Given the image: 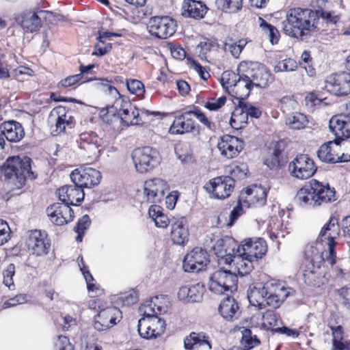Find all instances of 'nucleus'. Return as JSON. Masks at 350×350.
I'll use <instances>...</instances> for the list:
<instances>
[{"mask_svg": "<svg viewBox=\"0 0 350 350\" xmlns=\"http://www.w3.org/2000/svg\"><path fill=\"white\" fill-rule=\"evenodd\" d=\"M318 13L310 9L295 8L289 10L282 22L285 34L300 40L308 38L318 28Z\"/></svg>", "mask_w": 350, "mask_h": 350, "instance_id": "1", "label": "nucleus"}, {"mask_svg": "<svg viewBox=\"0 0 350 350\" xmlns=\"http://www.w3.org/2000/svg\"><path fill=\"white\" fill-rule=\"evenodd\" d=\"M1 178L17 189L21 188L27 178H36L31 170V159L27 157H9L1 167Z\"/></svg>", "mask_w": 350, "mask_h": 350, "instance_id": "2", "label": "nucleus"}, {"mask_svg": "<svg viewBox=\"0 0 350 350\" xmlns=\"http://www.w3.org/2000/svg\"><path fill=\"white\" fill-rule=\"evenodd\" d=\"M116 105V110L118 109V116L115 114L113 107L107 109L105 114H103L102 118L104 122L107 124L112 123L114 120H117L120 118L121 121L126 126L130 125H139L144 123V116H148L150 114L157 115L158 113L153 111L150 112L146 109H142L139 111L135 106L126 100L122 98L116 99L115 102Z\"/></svg>", "mask_w": 350, "mask_h": 350, "instance_id": "3", "label": "nucleus"}, {"mask_svg": "<svg viewBox=\"0 0 350 350\" xmlns=\"http://www.w3.org/2000/svg\"><path fill=\"white\" fill-rule=\"evenodd\" d=\"M234 245L233 241H224L223 239H220L217 243V247H215L214 249L217 256L221 258L225 264L233 263L239 275L241 276L247 275L254 269L253 262L254 260L246 255H242L241 252H237Z\"/></svg>", "mask_w": 350, "mask_h": 350, "instance_id": "4", "label": "nucleus"}, {"mask_svg": "<svg viewBox=\"0 0 350 350\" xmlns=\"http://www.w3.org/2000/svg\"><path fill=\"white\" fill-rule=\"evenodd\" d=\"M340 226L338 224V219L332 217H330L327 224H326L321 229L319 234L320 241L322 243H325L328 247V253L323 252L317 258L319 259V262L321 261H327L329 264L333 265L336 262V252H335V239L339 235Z\"/></svg>", "mask_w": 350, "mask_h": 350, "instance_id": "5", "label": "nucleus"}, {"mask_svg": "<svg viewBox=\"0 0 350 350\" xmlns=\"http://www.w3.org/2000/svg\"><path fill=\"white\" fill-rule=\"evenodd\" d=\"M131 157L136 171L140 174L153 170L161 161L159 151L150 146H144L134 150Z\"/></svg>", "mask_w": 350, "mask_h": 350, "instance_id": "6", "label": "nucleus"}, {"mask_svg": "<svg viewBox=\"0 0 350 350\" xmlns=\"http://www.w3.org/2000/svg\"><path fill=\"white\" fill-rule=\"evenodd\" d=\"M237 275L230 271L220 269L215 271L210 278L209 289L217 294L237 290Z\"/></svg>", "mask_w": 350, "mask_h": 350, "instance_id": "7", "label": "nucleus"}, {"mask_svg": "<svg viewBox=\"0 0 350 350\" xmlns=\"http://www.w3.org/2000/svg\"><path fill=\"white\" fill-rule=\"evenodd\" d=\"M234 187V179L228 176H221L211 179L204 186L211 198L225 199L228 198Z\"/></svg>", "mask_w": 350, "mask_h": 350, "instance_id": "8", "label": "nucleus"}, {"mask_svg": "<svg viewBox=\"0 0 350 350\" xmlns=\"http://www.w3.org/2000/svg\"><path fill=\"white\" fill-rule=\"evenodd\" d=\"M290 174L293 177L306 180L312 177L317 170L314 161L308 154L297 155L288 165Z\"/></svg>", "mask_w": 350, "mask_h": 350, "instance_id": "9", "label": "nucleus"}, {"mask_svg": "<svg viewBox=\"0 0 350 350\" xmlns=\"http://www.w3.org/2000/svg\"><path fill=\"white\" fill-rule=\"evenodd\" d=\"M147 27L152 36L166 39L176 32V23L168 16H154L149 20Z\"/></svg>", "mask_w": 350, "mask_h": 350, "instance_id": "10", "label": "nucleus"}, {"mask_svg": "<svg viewBox=\"0 0 350 350\" xmlns=\"http://www.w3.org/2000/svg\"><path fill=\"white\" fill-rule=\"evenodd\" d=\"M25 243L29 251L36 256L48 254L51 247L47 234L39 230L29 231Z\"/></svg>", "mask_w": 350, "mask_h": 350, "instance_id": "11", "label": "nucleus"}, {"mask_svg": "<svg viewBox=\"0 0 350 350\" xmlns=\"http://www.w3.org/2000/svg\"><path fill=\"white\" fill-rule=\"evenodd\" d=\"M137 327L139 334L148 339L161 335L165 329V322L158 316L141 318Z\"/></svg>", "mask_w": 350, "mask_h": 350, "instance_id": "12", "label": "nucleus"}, {"mask_svg": "<svg viewBox=\"0 0 350 350\" xmlns=\"http://www.w3.org/2000/svg\"><path fill=\"white\" fill-rule=\"evenodd\" d=\"M236 250L242 255H246L250 259L257 261L266 254L267 245L262 238L247 239L243 241Z\"/></svg>", "mask_w": 350, "mask_h": 350, "instance_id": "13", "label": "nucleus"}, {"mask_svg": "<svg viewBox=\"0 0 350 350\" xmlns=\"http://www.w3.org/2000/svg\"><path fill=\"white\" fill-rule=\"evenodd\" d=\"M73 183L83 187H91L97 185L101 179L100 172L91 167L75 169L70 174Z\"/></svg>", "mask_w": 350, "mask_h": 350, "instance_id": "14", "label": "nucleus"}, {"mask_svg": "<svg viewBox=\"0 0 350 350\" xmlns=\"http://www.w3.org/2000/svg\"><path fill=\"white\" fill-rule=\"evenodd\" d=\"M325 88L336 96L348 95L350 93V73L342 72L330 75L325 81Z\"/></svg>", "mask_w": 350, "mask_h": 350, "instance_id": "15", "label": "nucleus"}, {"mask_svg": "<svg viewBox=\"0 0 350 350\" xmlns=\"http://www.w3.org/2000/svg\"><path fill=\"white\" fill-rule=\"evenodd\" d=\"M169 189L167 182L159 178L148 180L144 183V200L148 203L160 202Z\"/></svg>", "mask_w": 350, "mask_h": 350, "instance_id": "16", "label": "nucleus"}, {"mask_svg": "<svg viewBox=\"0 0 350 350\" xmlns=\"http://www.w3.org/2000/svg\"><path fill=\"white\" fill-rule=\"evenodd\" d=\"M209 256L205 250L195 247L187 254L183 260V269L185 271L198 272L202 270L209 262Z\"/></svg>", "mask_w": 350, "mask_h": 350, "instance_id": "17", "label": "nucleus"}, {"mask_svg": "<svg viewBox=\"0 0 350 350\" xmlns=\"http://www.w3.org/2000/svg\"><path fill=\"white\" fill-rule=\"evenodd\" d=\"M77 142L79 147L89 154L88 157H98L101 150L99 148L104 146L103 139L94 131L81 133Z\"/></svg>", "mask_w": 350, "mask_h": 350, "instance_id": "18", "label": "nucleus"}, {"mask_svg": "<svg viewBox=\"0 0 350 350\" xmlns=\"http://www.w3.org/2000/svg\"><path fill=\"white\" fill-rule=\"evenodd\" d=\"M47 215L51 221L56 226H62L73 220L74 212L64 202L54 203L46 208Z\"/></svg>", "mask_w": 350, "mask_h": 350, "instance_id": "19", "label": "nucleus"}, {"mask_svg": "<svg viewBox=\"0 0 350 350\" xmlns=\"http://www.w3.org/2000/svg\"><path fill=\"white\" fill-rule=\"evenodd\" d=\"M217 148L222 156L227 159H232L243 149V142L237 137L224 135L220 137Z\"/></svg>", "mask_w": 350, "mask_h": 350, "instance_id": "20", "label": "nucleus"}, {"mask_svg": "<svg viewBox=\"0 0 350 350\" xmlns=\"http://www.w3.org/2000/svg\"><path fill=\"white\" fill-rule=\"evenodd\" d=\"M329 127L336 142L350 137V115L338 114L329 120Z\"/></svg>", "mask_w": 350, "mask_h": 350, "instance_id": "21", "label": "nucleus"}, {"mask_svg": "<svg viewBox=\"0 0 350 350\" xmlns=\"http://www.w3.org/2000/svg\"><path fill=\"white\" fill-rule=\"evenodd\" d=\"M120 314V310L116 307L103 308L95 317L94 328L98 331H103L111 327L116 323V321Z\"/></svg>", "mask_w": 350, "mask_h": 350, "instance_id": "22", "label": "nucleus"}, {"mask_svg": "<svg viewBox=\"0 0 350 350\" xmlns=\"http://www.w3.org/2000/svg\"><path fill=\"white\" fill-rule=\"evenodd\" d=\"M59 200L70 205H78L84 199V192L83 188L74 183L72 185H64L57 191Z\"/></svg>", "mask_w": 350, "mask_h": 350, "instance_id": "23", "label": "nucleus"}, {"mask_svg": "<svg viewBox=\"0 0 350 350\" xmlns=\"http://www.w3.org/2000/svg\"><path fill=\"white\" fill-rule=\"evenodd\" d=\"M44 13L43 10L38 12H24L16 18V21L25 32L34 33L39 31L42 27L41 15Z\"/></svg>", "mask_w": 350, "mask_h": 350, "instance_id": "24", "label": "nucleus"}, {"mask_svg": "<svg viewBox=\"0 0 350 350\" xmlns=\"http://www.w3.org/2000/svg\"><path fill=\"white\" fill-rule=\"evenodd\" d=\"M49 122H55V132L59 134L65 131L66 126L72 128L74 124V119L65 107H57L51 111Z\"/></svg>", "mask_w": 350, "mask_h": 350, "instance_id": "25", "label": "nucleus"}, {"mask_svg": "<svg viewBox=\"0 0 350 350\" xmlns=\"http://www.w3.org/2000/svg\"><path fill=\"white\" fill-rule=\"evenodd\" d=\"M295 203L304 208H315L319 206L312 180L304 187L299 189L295 196Z\"/></svg>", "mask_w": 350, "mask_h": 350, "instance_id": "26", "label": "nucleus"}, {"mask_svg": "<svg viewBox=\"0 0 350 350\" xmlns=\"http://www.w3.org/2000/svg\"><path fill=\"white\" fill-rule=\"evenodd\" d=\"M241 198H244V203H247L248 207L263 206L267 200L266 189L256 185H251L241 193Z\"/></svg>", "mask_w": 350, "mask_h": 350, "instance_id": "27", "label": "nucleus"}, {"mask_svg": "<svg viewBox=\"0 0 350 350\" xmlns=\"http://www.w3.org/2000/svg\"><path fill=\"white\" fill-rule=\"evenodd\" d=\"M338 142L336 139L329 141L323 144L317 152L320 160L327 163H342Z\"/></svg>", "mask_w": 350, "mask_h": 350, "instance_id": "28", "label": "nucleus"}, {"mask_svg": "<svg viewBox=\"0 0 350 350\" xmlns=\"http://www.w3.org/2000/svg\"><path fill=\"white\" fill-rule=\"evenodd\" d=\"M189 237L187 221L185 217H181L172 224L170 238L174 244L185 245L188 242Z\"/></svg>", "mask_w": 350, "mask_h": 350, "instance_id": "29", "label": "nucleus"}, {"mask_svg": "<svg viewBox=\"0 0 350 350\" xmlns=\"http://www.w3.org/2000/svg\"><path fill=\"white\" fill-rule=\"evenodd\" d=\"M267 294V282L252 284L247 290L250 304L260 309L265 307Z\"/></svg>", "mask_w": 350, "mask_h": 350, "instance_id": "30", "label": "nucleus"}, {"mask_svg": "<svg viewBox=\"0 0 350 350\" xmlns=\"http://www.w3.org/2000/svg\"><path fill=\"white\" fill-rule=\"evenodd\" d=\"M0 131L10 142H18L25 136V131L22 124L14 120L6 121L0 124Z\"/></svg>", "mask_w": 350, "mask_h": 350, "instance_id": "31", "label": "nucleus"}, {"mask_svg": "<svg viewBox=\"0 0 350 350\" xmlns=\"http://www.w3.org/2000/svg\"><path fill=\"white\" fill-rule=\"evenodd\" d=\"M190 111L184 112L182 115L176 116L170 128L172 134L183 135L193 132L195 129L194 121L189 118Z\"/></svg>", "mask_w": 350, "mask_h": 350, "instance_id": "32", "label": "nucleus"}, {"mask_svg": "<svg viewBox=\"0 0 350 350\" xmlns=\"http://www.w3.org/2000/svg\"><path fill=\"white\" fill-rule=\"evenodd\" d=\"M161 300H165L163 295L155 296L142 304L139 310L143 312L144 317L142 318L155 317L166 312V306L161 302Z\"/></svg>", "mask_w": 350, "mask_h": 350, "instance_id": "33", "label": "nucleus"}, {"mask_svg": "<svg viewBox=\"0 0 350 350\" xmlns=\"http://www.w3.org/2000/svg\"><path fill=\"white\" fill-rule=\"evenodd\" d=\"M218 310L221 316L227 321L237 319L241 314L237 301L230 297L221 301Z\"/></svg>", "mask_w": 350, "mask_h": 350, "instance_id": "34", "label": "nucleus"}, {"mask_svg": "<svg viewBox=\"0 0 350 350\" xmlns=\"http://www.w3.org/2000/svg\"><path fill=\"white\" fill-rule=\"evenodd\" d=\"M234 84V88H232L230 95L243 101L249 96L253 87L250 77L245 74L240 75V79H238Z\"/></svg>", "mask_w": 350, "mask_h": 350, "instance_id": "35", "label": "nucleus"}, {"mask_svg": "<svg viewBox=\"0 0 350 350\" xmlns=\"http://www.w3.org/2000/svg\"><path fill=\"white\" fill-rule=\"evenodd\" d=\"M312 185L314 186L317 201L320 206L336 200L335 191L328 184H323L315 179H312Z\"/></svg>", "mask_w": 350, "mask_h": 350, "instance_id": "36", "label": "nucleus"}, {"mask_svg": "<svg viewBox=\"0 0 350 350\" xmlns=\"http://www.w3.org/2000/svg\"><path fill=\"white\" fill-rule=\"evenodd\" d=\"M183 8V16L195 19L202 18L207 11L204 4L195 0H185Z\"/></svg>", "mask_w": 350, "mask_h": 350, "instance_id": "37", "label": "nucleus"}, {"mask_svg": "<svg viewBox=\"0 0 350 350\" xmlns=\"http://www.w3.org/2000/svg\"><path fill=\"white\" fill-rule=\"evenodd\" d=\"M204 345H206L209 350L211 349L208 336L203 332H191L184 340V347L187 350H193Z\"/></svg>", "mask_w": 350, "mask_h": 350, "instance_id": "38", "label": "nucleus"}, {"mask_svg": "<svg viewBox=\"0 0 350 350\" xmlns=\"http://www.w3.org/2000/svg\"><path fill=\"white\" fill-rule=\"evenodd\" d=\"M250 77L253 86L265 88L271 79V73L265 66L258 65L252 69Z\"/></svg>", "mask_w": 350, "mask_h": 350, "instance_id": "39", "label": "nucleus"}, {"mask_svg": "<svg viewBox=\"0 0 350 350\" xmlns=\"http://www.w3.org/2000/svg\"><path fill=\"white\" fill-rule=\"evenodd\" d=\"M247 119L248 117L242 106L241 100H239L238 105L232 113L230 121V125L235 129H241L247 124Z\"/></svg>", "mask_w": 350, "mask_h": 350, "instance_id": "40", "label": "nucleus"}, {"mask_svg": "<svg viewBox=\"0 0 350 350\" xmlns=\"http://www.w3.org/2000/svg\"><path fill=\"white\" fill-rule=\"evenodd\" d=\"M268 294L277 295L278 297L286 299L293 292L291 288H286L284 284L274 280L267 282Z\"/></svg>", "mask_w": 350, "mask_h": 350, "instance_id": "41", "label": "nucleus"}, {"mask_svg": "<svg viewBox=\"0 0 350 350\" xmlns=\"http://www.w3.org/2000/svg\"><path fill=\"white\" fill-rule=\"evenodd\" d=\"M319 9L316 10V13H318V18L321 17L325 20L326 23H330L335 24L339 19L338 15L335 14L334 12L328 10V5L330 4L326 0H318L317 1Z\"/></svg>", "mask_w": 350, "mask_h": 350, "instance_id": "42", "label": "nucleus"}, {"mask_svg": "<svg viewBox=\"0 0 350 350\" xmlns=\"http://www.w3.org/2000/svg\"><path fill=\"white\" fill-rule=\"evenodd\" d=\"M308 122L306 116L298 112L291 113L286 118V124L292 129H304Z\"/></svg>", "mask_w": 350, "mask_h": 350, "instance_id": "43", "label": "nucleus"}, {"mask_svg": "<svg viewBox=\"0 0 350 350\" xmlns=\"http://www.w3.org/2000/svg\"><path fill=\"white\" fill-rule=\"evenodd\" d=\"M259 26L263 32L269 37L272 44H277L280 38V33L276 27L268 23L262 18H258Z\"/></svg>", "mask_w": 350, "mask_h": 350, "instance_id": "44", "label": "nucleus"}, {"mask_svg": "<svg viewBox=\"0 0 350 350\" xmlns=\"http://www.w3.org/2000/svg\"><path fill=\"white\" fill-rule=\"evenodd\" d=\"M238 79H240L239 73H235L232 70H226L221 76L220 82L226 91L230 94L232 88H234Z\"/></svg>", "mask_w": 350, "mask_h": 350, "instance_id": "45", "label": "nucleus"}, {"mask_svg": "<svg viewBox=\"0 0 350 350\" xmlns=\"http://www.w3.org/2000/svg\"><path fill=\"white\" fill-rule=\"evenodd\" d=\"M218 9L229 13L236 12L241 8L242 0H216Z\"/></svg>", "mask_w": 350, "mask_h": 350, "instance_id": "46", "label": "nucleus"}, {"mask_svg": "<svg viewBox=\"0 0 350 350\" xmlns=\"http://www.w3.org/2000/svg\"><path fill=\"white\" fill-rule=\"evenodd\" d=\"M329 327L332 331V345L333 349L332 350H344L345 344L341 342L342 339V328L341 325L334 326L332 325L330 323H329Z\"/></svg>", "mask_w": 350, "mask_h": 350, "instance_id": "47", "label": "nucleus"}, {"mask_svg": "<svg viewBox=\"0 0 350 350\" xmlns=\"http://www.w3.org/2000/svg\"><path fill=\"white\" fill-rule=\"evenodd\" d=\"M247 44V41L244 39L239 40L233 43H225L224 50L228 51L234 58H239V55Z\"/></svg>", "mask_w": 350, "mask_h": 350, "instance_id": "48", "label": "nucleus"}, {"mask_svg": "<svg viewBox=\"0 0 350 350\" xmlns=\"http://www.w3.org/2000/svg\"><path fill=\"white\" fill-rule=\"evenodd\" d=\"M297 68V62L291 58H288L278 62L274 67V71L275 72H291L295 70Z\"/></svg>", "mask_w": 350, "mask_h": 350, "instance_id": "49", "label": "nucleus"}, {"mask_svg": "<svg viewBox=\"0 0 350 350\" xmlns=\"http://www.w3.org/2000/svg\"><path fill=\"white\" fill-rule=\"evenodd\" d=\"M241 344L244 347L243 350H250L254 346L259 345L260 340L256 338V336L252 337L251 330L246 329L243 332Z\"/></svg>", "mask_w": 350, "mask_h": 350, "instance_id": "50", "label": "nucleus"}, {"mask_svg": "<svg viewBox=\"0 0 350 350\" xmlns=\"http://www.w3.org/2000/svg\"><path fill=\"white\" fill-rule=\"evenodd\" d=\"M281 151L279 148H275L273 151L265 160V164L271 170L276 169L280 166Z\"/></svg>", "mask_w": 350, "mask_h": 350, "instance_id": "51", "label": "nucleus"}, {"mask_svg": "<svg viewBox=\"0 0 350 350\" xmlns=\"http://www.w3.org/2000/svg\"><path fill=\"white\" fill-rule=\"evenodd\" d=\"M84 267L83 268V275L87 283V287L90 293H92V297L99 295L102 293V289L100 288L98 285L92 283L94 280V278L89 271H84Z\"/></svg>", "mask_w": 350, "mask_h": 350, "instance_id": "52", "label": "nucleus"}, {"mask_svg": "<svg viewBox=\"0 0 350 350\" xmlns=\"http://www.w3.org/2000/svg\"><path fill=\"white\" fill-rule=\"evenodd\" d=\"M126 87L131 93L137 96H142L145 92L144 84L137 79L127 80Z\"/></svg>", "mask_w": 350, "mask_h": 350, "instance_id": "53", "label": "nucleus"}, {"mask_svg": "<svg viewBox=\"0 0 350 350\" xmlns=\"http://www.w3.org/2000/svg\"><path fill=\"white\" fill-rule=\"evenodd\" d=\"M203 286L200 284H196L189 286V302H198L200 301L203 295Z\"/></svg>", "mask_w": 350, "mask_h": 350, "instance_id": "54", "label": "nucleus"}, {"mask_svg": "<svg viewBox=\"0 0 350 350\" xmlns=\"http://www.w3.org/2000/svg\"><path fill=\"white\" fill-rule=\"evenodd\" d=\"M226 101V97L225 96H222L219 98H211L204 106L210 111H217L225 105Z\"/></svg>", "mask_w": 350, "mask_h": 350, "instance_id": "55", "label": "nucleus"}, {"mask_svg": "<svg viewBox=\"0 0 350 350\" xmlns=\"http://www.w3.org/2000/svg\"><path fill=\"white\" fill-rule=\"evenodd\" d=\"M14 273L15 267L14 264H10L7 269L3 271V283L9 288V289H12V287L14 286L12 279Z\"/></svg>", "mask_w": 350, "mask_h": 350, "instance_id": "56", "label": "nucleus"}, {"mask_svg": "<svg viewBox=\"0 0 350 350\" xmlns=\"http://www.w3.org/2000/svg\"><path fill=\"white\" fill-rule=\"evenodd\" d=\"M340 150L344 151L340 154L341 162L350 161V137L338 142Z\"/></svg>", "mask_w": 350, "mask_h": 350, "instance_id": "57", "label": "nucleus"}, {"mask_svg": "<svg viewBox=\"0 0 350 350\" xmlns=\"http://www.w3.org/2000/svg\"><path fill=\"white\" fill-rule=\"evenodd\" d=\"M80 81H82L81 74H77L62 79L59 82L57 86L59 88H67L75 85Z\"/></svg>", "mask_w": 350, "mask_h": 350, "instance_id": "58", "label": "nucleus"}, {"mask_svg": "<svg viewBox=\"0 0 350 350\" xmlns=\"http://www.w3.org/2000/svg\"><path fill=\"white\" fill-rule=\"evenodd\" d=\"M27 301L26 295L23 294H19L15 297L10 298L3 302L2 305L3 309H7L11 307H14L17 305L24 304Z\"/></svg>", "mask_w": 350, "mask_h": 350, "instance_id": "59", "label": "nucleus"}, {"mask_svg": "<svg viewBox=\"0 0 350 350\" xmlns=\"http://www.w3.org/2000/svg\"><path fill=\"white\" fill-rule=\"evenodd\" d=\"M198 48L200 49L199 53L202 57L207 58V53L211 50L216 49L217 48L215 42L210 40L201 42L198 45Z\"/></svg>", "mask_w": 350, "mask_h": 350, "instance_id": "60", "label": "nucleus"}, {"mask_svg": "<svg viewBox=\"0 0 350 350\" xmlns=\"http://www.w3.org/2000/svg\"><path fill=\"white\" fill-rule=\"evenodd\" d=\"M120 299L125 306H130L135 304L138 301V294L135 290H131L122 295Z\"/></svg>", "mask_w": 350, "mask_h": 350, "instance_id": "61", "label": "nucleus"}, {"mask_svg": "<svg viewBox=\"0 0 350 350\" xmlns=\"http://www.w3.org/2000/svg\"><path fill=\"white\" fill-rule=\"evenodd\" d=\"M55 346V350H74L72 345L66 336H59Z\"/></svg>", "mask_w": 350, "mask_h": 350, "instance_id": "62", "label": "nucleus"}, {"mask_svg": "<svg viewBox=\"0 0 350 350\" xmlns=\"http://www.w3.org/2000/svg\"><path fill=\"white\" fill-rule=\"evenodd\" d=\"M190 112L191 115H194L198 118V120L208 129L211 130L213 129V124L211 122L198 108L195 107L193 110H190Z\"/></svg>", "mask_w": 350, "mask_h": 350, "instance_id": "63", "label": "nucleus"}, {"mask_svg": "<svg viewBox=\"0 0 350 350\" xmlns=\"http://www.w3.org/2000/svg\"><path fill=\"white\" fill-rule=\"evenodd\" d=\"M241 104L247 117L250 116L252 118H258L261 116V111L251 103L241 100Z\"/></svg>", "mask_w": 350, "mask_h": 350, "instance_id": "64", "label": "nucleus"}]
</instances>
